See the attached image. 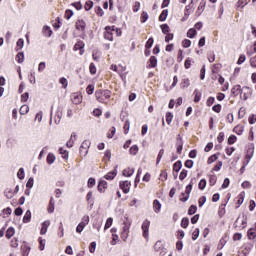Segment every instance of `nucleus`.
Here are the masks:
<instances>
[{"label":"nucleus","mask_w":256,"mask_h":256,"mask_svg":"<svg viewBox=\"0 0 256 256\" xmlns=\"http://www.w3.org/2000/svg\"><path fill=\"white\" fill-rule=\"evenodd\" d=\"M126 221L123 223L122 232H121V239L127 241L129 238V229H131V220L129 218H125Z\"/></svg>","instance_id":"1"},{"label":"nucleus","mask_w":256,"mask_h":256,"mask_svg":"<svg viewBox=\"0 0 256 256\" xmlns=\"http://www.w3.org/2000/svg\"><path fill=\"white\" fill-rule=\"evenodd\" d=\"M89 225V216H84L82 221L76 227V233H83V229Z\"/></svg>","instance_id":"2"},{"label":"nucleus","mask_w":256,"mask_h":256,"mask_svg":"<svg viewBox=\"0 0 256 256\" xmlns=\"http://www.w3.org/2000/svg\"><path fill=\"white\" fill-rule=\"evenodd\" d=\"M113 31H115V26H106L104 32V39H107V41H113Z\"/></svg>","instance_id":"3"},{"label":"nucleus","mask_w":256,"mask_h":256,"mask_svg":"<svg viewBox=\"0 0 256 256\" xmlns=\"http://www.w3.org/2000/svg\"><path fill=\"white\" fill-rule=\"evenodd\" d=\"M91 147V141L84 140L80 146V153L82 155H87L89 153V148Z\"/></svg>","instance_id":"4"},{"label":"nucleus","mask_w":256,"mask_h":256,"mask_svg":"<svg viewBox=\"0 0 256 256\" xmlns=\"http://www.w3.org/2000/svg\"><path fill=\"white\" fill-rule=\"evenodd\" d=\"M151 225V222L149 220H145L142 223V231H143V238L149 239V227Z\"/></svg>","instance_id":"5"},{"label":"nucleus","mask_w":256,"mask_h":256,"mask_svg":"<svg viewBox=\"0 0 256 256\" xmlns=\"http://www.w3.org/2000/svg\"><path fill=\"white\" fill-rule=\"evenodd\" d=\"M191 191H193V184H189L186 186V190H185V197H180V201H182V203H186V201H189V195H191Z\"/></svg>","instance_id":"6"},{"label":"nucleus","mask_w":256,"mask_h":256,"mask_svg":"<svg viewBox=\"0 0 256 256\" xmlns=\"http://www.w3.org/2000/svg\"><path fill=\"white\" fill-rule=\"evenodd\" d=\"M120 189H122L123 193L127 194L130 191L131 182L129 181H121L119 183Z\"/></svg>","instance_id":"7"},{"label":"nucleus","mask_w":256,"mask_h":256,"mask_svg":"<svg viewBox=\"0 0 256 256\" xmlns=\"http://www.w3.org/2000/svg\"><path fill=\"white\" fill-rule=\"evenodd\" d=\"M74 51H79V54L83 55V53H85V43H83V41H78L74 45Z\"/></svg>","instance_id":"8"},{"label":"nucleus","mask_w":256,"mask_h":256,"mask_svg":"<svg viewBox=\"0 0 256 256\" xmlns=\"http://www.w3.org/2000/svg\"><path fill=\"white\" fill-rule=\"evenodd\" d=\"M164 247H163V243L161 241H157L154 245V250L157 253H160V255H163V253H165V251H163Z\"/></svg>","instance_id":"9"},{"label":"nucleus","mask_w":256,"mask_h":256,"mask_svg":"<svg viewBox=\"0 0 256 256\" xmlns=\"http://www.w3.org/2000/svg\"><path fill=\"white\" fill-rule=\"evenodd\" d=\"M87 26V24L84 22L83 19H79L76 22V29L78 31H85V27Z\"/></svg>","instance_id":"10"},{"label":"nucleus","mask_w":256,"mask_h":256,"mask_svg":"<svg viewBox=\"0 0 256 256\" xmlns=\"http://www.w3.org/2000/svg\"><path fill=\"white\" fill-rule=\"evenodd\" d=\"M107 189V181L100 180L98 183V191L100 193H105V190Z\"/></svg>","instance_id":"11"},{"label":"nucleus","mask_w":256,"mask_h":256,"mask_svg":"<svg viewBox=\"0 0 256 256\" xmlns=\"http://www.w3.org/2000/svg\"><path fill=\"white\" fill-rule=\"evenodd\" d=\"M115 177H117V169H114L111 172H108L104 178L107 179V181H113V179H115Z\"/></svg>","instance_id":"12"},{"label":"nucleus","mask_w":256,"mask_h":256,"mask_svg":"<svg viewBox=\"0 0 256 256\" xmlns=\"http://www.w3.org/2000/svg\"><path fill=\"white\" fill-rule=\"evenodd\" d=\"M49 225H51V221L46 220L42 223V228L40 230L41 235H45L47 233V229L49 228Z\"/></svg>","instance_id":"13"},{"label":"nucleus","mask_w":256,"mask_h":256,"mask_svg":"<svg viewBox=\"0 0 256 256\" xmlns=\"http://www.w3.org/2000/svg\"><path fill=\"white\" fill-rule=\"evenodd\" d=\"M232 95H234V97H237V95H241V93H243V90L241 89V85H236L232 88L231 90Z\"/></svg>","instance_id":"14"},{"label":"nucleus","mask_w":256,"mask_h":256,"mask_svg":"<svg viewBox=\"0 0 256 256\" xmlns=\"http://www.w3.org/2000/svg\"><path fill=\"white\" fill-rule=\"evenodd\" d=\"M207 5V2H205L204 0H202L198 6V9L196 11L197 15L200 16L201 13H203V11H205V6Z\"/></svg>","instance_id":"15"},{"label":"nucleus","mask_w":256,"mask_h":256,"mask_svg":"<svg viewBox=\"0 0 256 256\" xmlns=\"http://www.w3.org/2000/svg\"><path fill=\"white\" fill-rule=\"evenodd\" d=\"M77 139V135L75 134V132H73L71 134V137L69 139V141L66 143L67 147H73V143H75V140Z\"/></svg>","instance_id":"16"},{"label":"nucleus","mask_w":256,"mask_h":256,"mask_svg":"<svg viewBox=\"0 0 256 256\" xmlns=\"http://www.w3.org/2000/svg\"><path fill=\"white\" fill-rule=\"evenodd\" d=\"M4 195L7 199H13V197H15V192H13V190H11L10 188H7L4 191Z\"/></svg>","instance_id":"17"},{"label":"nucleus","mask_w":256,"mask_h":256,"mask_svg":"<svg viewBox=\"0 0 256 256\" xmlns=\"http://www.w3.org/2000/svg\"><path fill=\"white\" fill-rule=\"evenodd\" d=\"M181 167H183V163L181 162V160H178L173 165V171H175L176 173H179V171H181Z\"/></svg>","instance_id":"18"},{"label":"nucleus","mask_w":256,"mask_h":256,"mask_svg":"<svg viewBox=\"0 0 256 256\" xmlns=\"http://www.w3.org/2000/svg\"><path fill=\"white\" fill-rule=\"evenodd\" d=\"M153 209L155 213H159V211H161V202H159V200H154Z\"/></svg>","instance_id":"19"},{"label":"nucleus","mask_w":256,"mask_h":256,"mask_svg":"<svg viewBox=\"0 0 256 256\" xmlns=\"http://www.w3.org/2000/svg\"><path fill=\"white\" fill-rule=\"evenodd\" d=\"M53 211H55V200L51 197L48 206V213H53Z\"/></svg>","instance_id":"20"},{"label":"nucleus","mask_w":256,"mask_h":256,"mask_svg":"<svg viewBox=\"0 0 256 256\" xmlns=\"http://www.w3.org/2000/svg\"><path fill=\"white\" fill-rule=\"evenodd\" d=\"M15 235V228L9 227L6 231V238L11 239Z\"/></svg>","instance_id":"21"},{"label":"nucleus","mask_w":256,"mask_h":256,"mask_svg":"<svg viewBox=\"0 0 256 256\" xmlns=\"http://www.w3.org/2000/svg\"><path fill=\"white\" fill-rule=\"evenodd\" d=\"M133 173H135V169L133 168H127L125 170H123V175L124 177H131V175H133Z\"/></svg>","instance_id":"22"},{"label":"nucleus","mask_w":256,"mask_h":256,"mask_svg":"<svg viewBox=\"0 0 256 256\" xmlns=\"http://www.w3.org/2000/svg\"><path fill=\"white\" fill-rule=\"evenodd\" d=\"M81 101H83V98H81V96L75 94L72 96V103H74V105H79V103H81Z\"/></svg>","instance_id":"23"},{"label":"nucleus","mask_w":256,"mask_h":256,"mask_svg":"<svg viewBox=\"0 0 256 256\" xmlns=\"http://www.w3.org/2000/svg\"><path fill=\"white\" fill-rule=\"evenodd\" d=\"M43 33L46 37H51V35L53 34V31L51 30V27L49 26H44L43 27Z\"/></svg>","instance_id":"24"},{"label":"nucleus","mask_w":256,"mask_h":256,"mask_svg":"<svg viewBox=\"0 0 256 256\" xmlns=\"http://www.w3.org/2000/svg\"><path fill=\"white\" fill-rule=\"evenodd\" d=\"M20 115H27L29 113V106L22 105L19 110Z\"/></svg>","instance_id":"25"},{"label":"nucleus","mask_w":256,"mask_h":256,"mask_svg":"<svg viewBox=\"0 0 256 256\" xmlns=\"http://www.w3.org/2000/svg\"><path fill=\"white\" fill-rule=\"evenodd\" d=\"M30 221H31V210H27L23 217V223H29Z\"/></svg>","instance_id":"26"},{"label":"nucleus","mask_w":256,"mask_h":256,"mask_svg":"<svg viewBox=\"0 0 256 256\" xmlns=\"http://www.w3.org/2000/svg\"><path fill=\"white\" fill-rule=\"evenodd\" d=\"M169 15V10H163L159 16V21H166Z\"/></svg>","instance_id":"27"},{"label":"nucleus","mask_w":256,"mask_h":256,"mask_svg":"<svg viewBox=\"0 0 256 256\" xmlns=\"http://www.w3.org/2000/svg\"><path fill=\"white\" fill-rule=\"evenodd\" d=\"M176 147H177V153L181 155L183 151V139H180V141L176 142Z\"/></svg>","instance_id":"28"},{"label":"nucleus","mask_w":256,"mask_h":256,"mask_svg":"<svg viewBox=\"0 0 256 256\" xmlns=\"http://www.w3.org/2000/svg\"><path fill=\"white\" fill-rule=\"evenodd\" d=\"M195 35H197V30H195V28H190L187 32V37L189 39H193V37H195Z\"/></svg>","instance_id":"29"},{"label":"nucleus","mask_w":256,"mask_h":256,"mask_svg":"<svg viewBox=\"0 0 256 256\" xmlns=\"http://www.w3.org/2000/svg\"><path fill=\"white\" fill-rule=\"evenodd\" d=\"M245 201V192H241L239 195H238V206H237V209L240 205H243V202Z\"/></svg>","instance_id":"30"},{"label":"nucleus","mask_w":256,"mask_h":256,"mask_svg":"<svg viewBox=\"0 0 256 256\" xmlns=\"http://www.w3.org/2000/svg\"><path fill=\"white\" fill-rule=\"evenodd\" d=\"M63 117V112H57L56 116L54 118V122L56 125H59V123H61V119Z\"/></svg>","instance_id":"31"},{"label":"nucleus","mask_w":256,"mask_h":256,"mask_svg":"<svg viewBox=\"0 0 256 256\" xmlns=\"http://www.w3.org/2000/svg\"><path fill=\"white\" fill-rule=\"evenodd\" d=\"M190 85H191V82L189 81L188 78H186V79H182V82H181V84H180V87H181L182 89H185V88L189 87Z\"/></svg>","instance_id":"32"},{"label":"nucleus","mask_w":256,"mask_h":256,"mask_svg":"<svg viewBox=\"0 0 256 256\" xmlns=\"http://www.w3.org/2000/svg\"><path fill=\"white\" fill-rule=\"evenodd\" d=\"M53 163H55V156L53 155V153H49L47 156V164L53 165Z\"/></svg>","instance_id":"33"},{"label":"nucleus","mask_w":256,"mask_h":256,"mask_svg":"<svg viewBox=\"0 0 256 256\" xmlns=\"http://www.w3.org/2000/svg\"><path fill=\"white\" fill-rule=\"evenodd\" d=\"M194 95V103H199L201 101V92H199V90H195Z\"/></svg>","instance_id":"34"},{"label":"nucleus","mask_w":256,"mask_h":256,"mask_svg":"<svg viewBox=\"0 0 256 256\" xmlns=\"http://www.w3.org/2000/svg\"><path fill=\"white\" fill-rule=\"evenodd\" d=\"M131 127V122H129V120H126L124 123V134L127 135V133H129V129Z\"/></svg>","instance_id":"35"},{"label":"nucleus","mask_w":256,"mask_h":256,"mask_svg":"<svg viewBox=\"0 0 256 256\" xmlns=\"http://www.w3.org/2000/svg\"><path fill=\"white\" fill-rule=\"evenodd\" d=\"M59 153L62 155L63 159H68L69 158V152L63 148H59Z\"/></svg>","instance_id":"36"},{"label":"nucleus","mask_w":256,"mask_h":256,"mask_svg":"<svg viewBox=\"0 0 256 256\" xmlns=\"http://www.w3.org/2000/svg\"><path fill=\"white\" fill-rule=\"evenodd\" d=\"M233 131L237 135H243L244 128H243V126H236V127H234Z\"/></svg>","instance_id":"37"},{"label":"nucleus","mask_w":256,"mask_h":256,"mask_svg":"<svg viewBox=\"0 0 256 256\" xmlns=\"http://www.w3.org/2000/svg\"><path fill=\"white\" fill-rule=\"evenodd\" d=\"M129 151L130 155H137V153H139V146L133 145Z\"/></svg>","instance_id":"38"},{"label":"nucleus","mask_w":256,"mask_h":256,"mask_svg":"<svg viewBox=\"0 0 256 256\" xmlns=\"http://www.w3.org/2000/svg\"><path fill=\"white\" fill-rule=\"evenodd\" d=\"M160 29H161L162 33H164V35H167V33H169V31H170L169 25H167V24H162L160 26Z\"/></svg>","instance_id":"39"},{"label":"nucleus","mask_w":256,"mask_h":256,"mask_svg":"<svg viewBox=\"0 0 256 256\" xmlns=\"http://www.w3.org/2000/svg\"><path fill=\"white\" fill-rule=\"evenodd\" d=\"M17 177H18V179H20V180L25 179V169L20 168V169L18 170Z\"/></svg>","instance_id":"40"},{"label":"nucleus","mask_w":256,"mask_h":256,"mask_svg":"<svg viewBox=\"0 0 256 256\" xmlns=\"http://www.w3.org/2000/svg\"><path fill=\"white\" fill-rule=\"evenodd\" d=\"M193 13V1L189 5L186 6L185 15H191Z\"/></svg>","instance_id":"41"},{"label":"nucleus","mask_w":256,"mask_h":256,"mask_svg":"<svg viewBox=\"0 0 256 256\" xmlns=\"http://www.w3.org/2000/svg\"><path fill=\"white\" fill-rule=\"evenodd\" d=\"M247 235H248V238H249L250 240H253V239L256 238V232L253 231V228H250V229L248 230Z\"/></svg>","instance_id":"42"},{"label":"nucleus","mask_w":256,"mask_h":256,"mask_svg":"<svg viewBox=\"0 0 256 256\" xmlns=\"http://www.w3.org/2000/svg\"><path fill=\"white\" fill-rule=\"evenodd\" d=\"M198 187L201 191H203V189H205V187H207V180H205V179L200 180Z\"/></svg>","instance_id":"43"},{"label":"nucleus","mask_w":256,"mask_h":256,"mask_svg":"<svg viewBox=\"0 0 256 256\" xmlns=\"http://www.w3.org/2000/svg\"><path fill=\"white\" fill-rule=\"evenodd\" d=\"M59 83L63 86L64 89H67V86L69 85L67 78L65 77L60 78Z\"/></svg>","instance_id":"44"},{"label":"nucleus","mask_w":256,"mask_h":256,"mask_svg":"<svg viewBox=\"0 0 256 256\" xmlns=\"http://www.w3.org/2000/svg\"><path fill=\"white\" fill-rule=\"evenodd\" d=\"M95 91V86L93 84H90L86 88V92L88 95H93V92Z\"/></svg>","instance_id":"45"},{"label":"nucleus","mask_w":256,"mask_h":256,"mask_svg":"<svg viewBox=\"0 0 256 256\" xmlns=\"http://www.w3.org/2000/svg\"><path fill=\"white\" fill-rule=\"evenodd\" d=\"M197 213V207L195 205H191L188 209V215H195Z\"/></svg>","instance_id":"46"},{"label":"nucleus","mask_w":256,"mask_h":256,"mask_svg":"<svg viewBox=\"0 0 256 256\" xmlns=\"http://www.w3.org/2000/svg\"><path fill=\"white\" fill-rule=\"evenodd\" d=\"M181 227H183V229H187V227H189V218H183L182 219Z\"/></svg>","instance_id":"47"},{"label":"nucleus","mask_w":256,"mask_h":256,"mask_svg":"<svg viewBox=\"0 0 256 256\" xmlns=\"http://www.w3.org/2000/svg\"><path fill=\"white\" fill-rule=\"evenodd\" d=\"M172 121H173V114L171 112H167L166 113V123H168V125H171Z\"/></svg>","instance_id":"48"},{"label":"nucleus","mask_w":256,"mask_h":256,"mask_svg":"<svg viewBox=\"0 0 256 256\" xmlns=\"http://www.w3.org/2000/svg\"><path fill=\"white\" fill-rule=\"evenodd\" d=\"M84 8L86 11H91V9H93V1H91V0L87 1L85 3Z\"/></svg>","instance_id":"49"},{"label":"nucleus","mask_w":256,"mask_h":256,"mask_svg":"<svg viewBox=\"0 0 256 256\" xmlns=\"http://www.w3.org/2000/svg\"><path fill=\"white\" fill-rule=\"evenodd\" d=\"M112 225H113V218H108L106 220V223H105V226H104L105 231H107V229H109V227H111Z\"/></svg>","instance_id":"50"},{"label":"nucleus","mask_w":256,"mask_h":256,"mask_svg":"<svg viewBox=\"0 0 256 256\" xmlns=\"http://www.w3.org/2000/svg\"><path fill=\"white\" fill-rule=\"evenodd\" d=\"M24 59H25V55L23 53L17 54V56H16L17 63H23Z\"/></svg>","instance_id":"51"},{"label":"nucleus","mask_w":256,"mask_h":256,"mask_svg":"<svg viewBox=\"0 0 256 256\" xmlns=\"http://www.w3.org/2000/svg\"><path fill=\"white\" fill-rule=\"evenodd\" d=\"M16 45H17V49H23L25 45V40H23V38L18 39Z\"/></svg>","instance_id":"52"},{"label":"nucleus","mask_w":256,"mask_h":256,"mask_svg":"<svg viewBox=\"0 0 256 256\" xmlns=\"http://www.w3.org/2000/svg\"><path fill=\"white\" fill-rule=\"evenodd\" d=\"M217 159H219V157H217V154H214V155H212V156H210L209 158H208V165H211V163H215V161H217Z\"/></svg>","instance_id":"53"},{"label":"nucleus","mask_w":256,"mask_h":256,"mask_svg":"<svg viewBox=\"0 0 256 256\" xmlns=\"http://www.w3.org/2000/svg\"><path fill=\"white\" fill-rule=\"evenodd\" d=\"M147 19H149V14H147V12H142V14H141V23H146Z\"/></svg>","instance_id":"54"},{"label":"nucleus","mask_w":256,"mask_h":256,"mask_svg":"<svg viewBox=\"0 0 256 256\" xmlns=\"http://www.w3.org/2000/svg\"><path fill=\"white\" fill-rule=\"evenodd\" d=\"M95 249H97V242H91L89 246L90 253H95Z\"/></svg>","instance_id":"55"},{"label":"nucleus","mask_w":256,"mask_h":256,"mask_svg":"<svg viewBox=\"0 0 256 256\" xmlns=\"http://www.w3.org/2000/svg\"><path fill=\"white\" fill-rule=\"evenodd\" d=\"M215 183H217V176L216 175H211L209 178V184L211 186L215 185Z\"/></svg>","instance_id":"56"},{"label":"nucleus","mask_w":256,"mask_h":256,"mask_svg":"<svg viewBox=\"0 0 256 256\" xmlns=\"http://www.w3.org/2000/svg\"><path fill=\"white\" fill-rule=\"evenodd\" d=\"M245 113H246L245 108H244V107H241V108L239 109V112H238V117H239V119H243V117H245Z\"/></svg>","instance_id":"57"},{"label":"nucleus","mask_w":256,"mask_h":256,"mask_svg":"<svg viewBox=\"0 0 256 256\" xmlns=\"http://www.w3.org/2000/svg\"><path fill=\"white\" fill-rule=\"evenodd\" d=\"M235 141H237V136H235V135L229 136L228 145H233L235 143Z\"/></svg>","instance_id":"58"},{"label":"nucleus","mask_w":256,"mask_h":256,"mask_svg":"<svg viewBox=\"0 0 256 256\" xmlns=\"http://www.w3.org/2000/svg\"><path fill=\"white\" fill-rule=\"evenodd\" d=\"M33 183H34L33 177H30L26 183L27 189H33Z\"/></svg>","instance_id":"59"},{"label":"nucleus","mask_w":256,"mask_h":256,"mask_svg":"<svg viewBox=\"0 0 256 256\" xmlns=\"http://www.w3.org/2000/svg\"><path fill=\"white\" fill-rule=\"evenodd\" d=\"M153 43H154L153 38H149L145 45L146 49H151L153 47Z\"/></svg>","instance_id":"60"},{"label":"nucleus","mask_w":256,"mask_h":256,"mask_svg":"<svg viewBox=\"0 0 256 256\" xmlns=\"http://www.w3.org/2000/svg\"><path fill=\"white\" fill-rule=\"evenodd\" d=\"M182 46H183L185 49L191 47V40H189V39L183 40Z\"/></svg>","instance_id":"61"},{"label":"nucleus","mask_w":256,"mask_h":256,"mask_svg":"<svg viewBox=\"0 0 256 256\" xmlns=\"http://www.w3.org/2000/svg\"><path fill=\"white\" fill-rule=\"evenodd\" d=\"M73 17V10H66L65 11V19L69 20Z\"/></svg>","instance_id":"62"},{"label":"nucleus","mask_w":256,"mask_h":256,"mask_svg":"<svg viewBox=\"0 0 256 256\" xmlns=\"http://www.w3.org/2000/svg\"><path fill=\"white\" fill-rule=\"evenodd\" d=\"M248 121H249L250 125H255V123H256V115L252 114L251 116H249Z\"/></svg>","instance_id":"63"},{"label":"nucleus","mask_w":256,"mask_h":256,"mask_svg":"<svg viewBox=\"0 0 256 256\" xmlns=\"http://www.w3.org/2000/svg\"><path fill=\"white\" fill-rule=\"evenodd\" d=\"M185 177H187V170L183 169L179 175L180 181H183V179H185Z\"/></svg>","instance_id":"64"}]
</instances>
